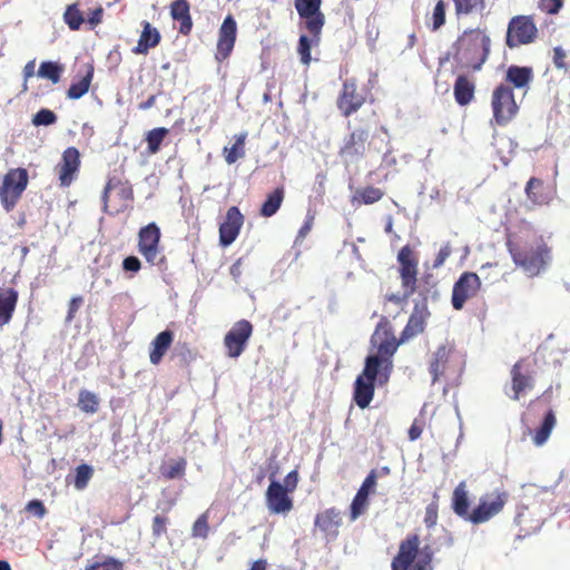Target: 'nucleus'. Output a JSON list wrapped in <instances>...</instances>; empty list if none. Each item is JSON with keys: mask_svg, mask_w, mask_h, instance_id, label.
I'll return each mask as SVG.
<instances>
[{"mask_svg": "<svg viewBox=\"0 0 570 570\" xmlns=\"http://www.w3.org/2000/svg\"><path fill=\"white\" fill-rule=\"evenodd\" d=\"M491 50V38L484 29L470 28L464 30L452 43L448 58L466 70L480 71L487 62Z\"/></svg>", "mask_w": 570, "mask_h": 570, "instance_id": "nucleus-1", "label": "nucleus"}, {"mask_svg": "<svg viewBox=\"0 0 570 570\" xmlns=\"http://www.w3.org/2000/svg\"><path fill=\"white\" fill-rule=\"evenodd\" d=\"M507 248L515 266L520 267L529 277L540 275L551 262V248L542 237L535 238L527 248L518 242L507 239Z\"/></svg>", "mask_w": 570, "mask_h": 570, "instance_id": "nucleus-2", "label": "nucleus"}, {"mask_svg": "<svg viewBox=\"0 0 570 570\" xmlns=\"http://www.w3.org/2000/svg\"><path fill=\"white\" fill-rule=\"evenodd\" d=\"M419 534H407L400 542L399 551L392 559V570H430L433 552L429 546L420 548Z\"/></svg>", "mask_w": 570, "mask_h": 570, "instance_id": "nucleus-3", "label": "nucleus"}, {"mask_svg": "<svg viewBox=\"0 0 570 570\" xmlns=\"http://www.w3.org/2000/svg\"><path fill=\"white\" fill-rule=\"evenodd\" d=\"M104 209L109 215H118L131 207L134 189L122 175L109 176L102 193Z\"/></svg>", "mask_w": 570, "mask_h": 570, "instance_id": "nucleus-4", "label": "nucleus"}, {"mask_svg": "<svg viewBox=\"0 0 570 570\" xmlns=\"http://www.w3.org/2000/svg\"><path fill=\"white\" fill-rule=\"evenodd\" d=\"M371 89L360 86L355 78H347L343 81L342 88L336 98V107L345 118L356 114L366 102H373Z\"/></svg>", "mask_w": 570, "mask_h": 570, "instance_id": "nucleus-5", "label": "nucleus"}, {"mask_svg": "<svg viewBox=\"0 0 570 570\" xmlns=\"http://www.w3.org/2000/svg\"><path fill=\"white\" fill-rule=\"evenodd\" d=\"M28 183L29 175L26 168H11L7 171L0 185V202L6 212L13 210Z\"/></svg>", "mask_w": 570, "mask_h": 570, "instance_id": "nucleus-6", "label": "nucleus"}, {"mask_svg": "<svg viewBox=\"0 0 570 570\" xmlns=\"http://www.w3.org/2000/svg\"><path fill=\"white\" fill-rule=\"evenodd\" d=\"M539 30L532 14H518L508 22L505 45L510 49L533 43Z\"/></svg>", "mask_w": 570, "mask_h": 570, "instance_id": "nucleus-7", "label": "nucleus"}, {"mask_svg": "<svg viewBox=\"0 0 570 570\" xmlns=\"http://www.w3.org/2000/svg\"><path fill=\"white\" fill-rule=\"evenodd\" d=\"M493 120L499 126L508 125L518 114L519 106L512 88L507 83L497 86L491 96Z\"/></svg>", "mask_w": 570, "mask_h": 570, "instance_id": "nucleus-8", "label": "nucleus"}, {"mask_svg": "<svg viewBox=\"0 0 570 570\" xmlns=\"http://www.w3.org/2000/svg\"><path fill=\"white\" fill-rule=\"evenodd\" d=\"M399 276L401 285L405 292V297H410L417 289L419 257L410 245H404L397 253Z\"/></svg>", "mask_w": 570, "mask_h": 570, "instance_id": "nucleus-9", "label": "nucleus"}, {"mask_svg": "<svg viewBox=\"0 0 570 570\" xmlns=\"http://www.w3.org/2000/svg\"><path fill=\"white\" fill-rule=\"evenodd\" d=\"M405 342L401 341V337H395L389 320L382 317L372 336V343L377 348V353L374 356H380L385 362V368H392V356L396 353L399 346Z\"/></svg>", "mask_w": 570, "mask_h": 570, "instance_id": "nucleus-10", "label": "nucleus"}, {"mask_svg": "<svg viewBox=\"0 0 570 570\" xmlns=\"http://www.w3.org/2000/svg\"><path fill=\"white\" fill-rule=\"evenodd\" d=\"M509 494L504 491H494L480 498L478 505L471 511L469 522L481 524L499 514L507 504Z\"/></svg>", "mask_w": 570, "mask_h": 570, "instance_id": "nucleus-11", "label": "nucleus"}, {"mask_svg": "<svg viewBox=\"0 0 570 570\" xmlns=\"http://www.w3.org/2000/svg\"><path fill=\"white\" fill-rule=\"evenodd\" d=\"M160 237L161 233L156 223H149L138 233V252L150 265H160L165 261L159 249Z\"/></svg>", "mask_w": 570, "mask_h": 570, "instance_id": "nucleus-12", "label": "nucleus"}, {"mask_svg": "<svg viewBox=\"0 0 570 570\" xmlns=\"http://www.w3.org/2000/svg\"><path fill=\"white\" fill-rule=\"evenodd\" d=\"M253 324L247 320L234 323L224 337V345L228 357L237 358L243 354L253 334Z\"/></svg>", "mask_w": 570, "mask_h": 570, "instance_id": "nucleus-13", "label": "nucleus"}, {"mask_svg": "<svg viewBox=\"0 0 570 570\" xmlns=\"http://www.w3.org/2000/svg\"><path fill=\"white\" fill-rule=\"evenodd\" d=\"M481 288V281L476 273L464 272L454 283L451 303L454 309L461 311L470 298L476 296Z\"/></svg>", "mask_w": 570, "mask_h": 570, "instance_id": "nucleus-14", "label": "nucleus"}, {"mask_svg": "<svg viewBox=\"0 0 570 570\" xmlns=\"http://www.w3.org/2000/svg\"><path fill=\"white\" fill-rule=\"evenodd\" d=\"M522 502L515 515V522L520 531L530 534L539 530L543 523V513L541 512V502L533 498L531 501Z\"/></svg>", "mask_w": 570, "mask_h": 570, "instance_id": "nucleus-15", "label": "nucleus"}, {"mask_svg": "<svg viewBox=\"0 0 570 570\" xmlns=\"http://www.w3.org/2000/svg\"><path fill=\"white\" fill-rule=\"evenodd\" d=\"M295 9L304 20L308 32L322 33L325 24V16L321 10L322 0H295Z\"/></svg>", "mask_w": 570, "mask_h": 570, "instance_id": "nucleus-16", "label": "nucleus"}, {"mask_svg": "<svg viewBox=\"0 0 570 570\" xmlns=\"http://www.w3.org/2000/svg\"><path fill=\"white\" fill-rule=\"evenodd\" d=\"M511 392L509 397L513 401H519L527 392L533 390L535 380L531 371L525 366V360L515 362L511 370Z\"/></svg>", "mask_w": 570, "mask_h": 570, "instance_id": "nucleus-17", "label": "nucleus"}, {"mask_svg": "<svg viewBox=\"0 0 570 570\" xmlns=\"http://www.w3.org/2000/svg\"><path fill=\"white\" fill-rule=\"evenodd\" d=\"M80 153L76 147H68L56 166L61 187H69L77 177L80 168Z\"/></svg>", "mask_w": 570, "mask_h": 570, "instance_id": "nucleus-18", "label": "nucleus"}, {"mask_svg": "<svg viewBox=\"0 0 570 570\" xmlns=\"http://www.w3.org/2000/svg\"><path fill=\"white\" fill-rule=\"evenodd\" d=\"M368 131L365 128L354 129L343 141L338 155L350 161L358 160L365 155L368 141Z\"/></svg>", "mask_w": 570, "mask_h": 570, "instance_id": "nucleus-19", "label": "nucleus"}, {"mask_svg": "<svg viewBox=\"0 0 570 570\" xmlns=\"http://www.w3.org/2000/svg\"><path fill=\"white\" fill-rule=\"evenodd\" d=\"M237 36V23L232 14H228L218 31V40L216 47V59L218 61L226 60L235 46Z\"/></svg>", "mask_w": 570, "mask_h": 570, "instance_id": "nucleus-20", "label": "nucleus"}, {"mask_svg": "<svg viewBox=\"0 0 570 570\" xmlns=\"http://www.w3.org/2000/svg\"><path fill=\"white\" fill-rule=\"evenodd\" d=\"M431 313L428 308L426 297L414 304L413 311L409 317V321L401 332V341H409L425 330L426 321Z\"/></svg>", "mask_w": 570, "mask_h": 570, "instance_id": "nucleus-21", "label": "nucleus"}, {"mask_svg": "<svg viewBox=\"0 0 570 570\" xmlns=\"http://www.w3.org/2000/svg\"><path fill=\"white\" fill-rule=\"evenodd\" d=\"M245 217L237 206L227 209L225 220L219 225V243L229 246L235 242L244 225Z\"/></svg>", "mask_w": 570, "mask_h": 570, "instance_id": "nucleus-22", "label": "nucleus"}, {"mask_svg": "<svg viewBox=\"0 0 570 570\" xmlns=\"http://www.w3.org/2000/svg\"><path fill=\"white\" fill-rule=\"evenodd\" d=\"M266 504L274 514L287 513L293 509V500L286 488L277 481H272L266 491Z\"/></svg>", "mask_w": 570, "mask_h": 570, "instance_id": "nucleus-23", "label": "nucleus"}, {"mask_svg": "<svg viewBox=\"0 0 570 570\" xmlns=\"http://www.w3.org/2000/svg\"><path fill=\"white\" fill-rule=\"evenodd\" d=\"M342 523L341 511L336 508H328L318 512L314 521L315 529L320 530L327 540L337 538Z\"/></svg>", "mask_w": 570, "mask_h": 570, "instance_id": "nucleus-24", "label": "nucleus"}, {"mask_svg": "<svg viewBox=\"0 0 570 570\" xmlns=\"http://www.w3.org/2000/svg\"><path fill=\"white\" fill-rule=\"evenodd\" d=\"M169 13L173 20L179 22V33L188 36L193 29L190 6L187 0H175L170 3Z\"/></svg>", "mask_w": 570, "mask_h": 570, "instance_id": "nucleus-25", "label": "nucleus"}, {"mask_svg": "<svg viewBox=\"0 0 570 570\" xmlns=\"http://www.w3.org/2000/svg\"><path fill=\"white\" fill-rule=\"evenodd\" d=\"M141 33L138 39L137 46L132 48L135 55H147L150 49L157 47L161 40L160 32L157 28L153 27L150 22H141Z\"/></svg>", "mask_w": 570, "mask_h": 570, "instance_id": "nucleus-26", "label": "nucleus"}, {"mask_svg": "<svg viewBox=\"0 0 570 570\" xmlns=\"http://www.w3.org/2000/svg\"><path fill=\"white\" fill-rule=\"evenodd\" d=\"M174 342V332L165 330L156 335L150 343L149 361L154 365H158Z\"/></svg>", "mask_w": 570, "mask_h": 570, "instance_id": "nucleus-27", "label": "nucleus"}, {"mask_svg": "<svg viewBox=\"0 0 570 570\" xmlns=\"http://www.w3.org/2000/svg\"><path fill=\"white\" fill-rule=\"evenodd\" d=\"M453 96L458 105H470L475 97L474 80L465 75H459L453 85Z\"/></svg>", "mask_w": 570, "mask_h": 570, "instance_id": "nucleus-28", "label": "nucleus"}, {"mask_svg": "<svg viewBox=\"0 0 570 570\" xmlns=\"http://www.w3.org/2000/svg\"><path fill=\"white\" fill-rule=\"evenodd\" d=\"M451 507L453 512L465 521L471 515L469 491L465 481H461L453 490Z\"/></svg>", "mask_w": 570, "mask_h": 570, "instance_id": "nucleus-29", "label": "nucleus"}, {"mask_svg": "<svg viewBox=\"0 0 570 570\" xmlns=\"http://www.w3.org/2000/svg\"><path fill=\"white\" fill-rule=\"evenodd\" d=\"M18 303V292L14 288H0V327L8 324Z\"/></svg>", "mask_w": 570, "mask_h": 570, "instance_id": "nucleus-30", "label": "nucleus"}, {"mask_svg": "<svg viewBox=\"0 0 570 570\" xmlns=\"http://www.w3.org/2000/svg\"><path fill=\"white\" fill-rule=\"evenodd\" d=\"M375 383L356 377L353 390V401L360 409H366L374 397Z\"/></svg>", "mask_w": 570, "mask_h": 570, "instance_id": "nucleus-31", "label": "nucleus"}, {"mask_svg": "<svg viewBox=\"0 0 570 570\" xmlns=\"http://www.w3.org/2000/svg\"><path fill=\"white\" fill-rule=\"evenodd\" d=\"M532 79L533 69L531 67L511 65L505 72V81L518 89L528 88Z\"/></svg>", "mask_w": 570, "mask_h": 570, "instance_id": "nucleus-32", "label": "nucleus"}, {"mask_svg": "<svg viewBox=\"0 0 570 570\" xmlns=\"http://www.w3.org/2000/svg\"><path fill=\"white\" fill-rule=\"evenodd\" d=\"M450 348L446 345H440L433 353L430 362V373L433 382L438 381L444 374L450 357Z\"/></svg>", "mask_w": 570, "mask_h": 570, "instance_id": "nucleus-33", "label": "nucleus"}, {"mask_svg": "<svg viewBox=\"0 0 570 570\" xmlns=\"http://www.w3.org/2000/svg\"><path fill=\"white\" fill-rule=\"evenodd\" d=\"M285 197V189L283 186L275 188L267 195L265 202L262 204L259 214L263 217H272L281 208Z\"/></svg>", "mask_w": 570, "mask_h": 570, "instance_id": "nucleus-34", "label": "nucleus"}, {"mask_svg": "<svg viewBox=\"0 0 570 570\" xmlns=\"http://www.w3.org/2000/svg\"><path fill=\"white\" fill-rule=\"evenodd\" d=\"M311 37L301 35L297 45V53L301 62L308 66L312 61L311 49L313 46H318L321 42L322 33L309 32Z\"/></svg>", "mask_w": 570, "mask_h": 570, "instance_id": "nucleus-35", "label": "nucleus"}, {"mask_svg": "<svg viewBox=\"0 0 570 570\" xmlns=\"http://www.w3.org/2000/svg\"><path fill=\"white\" fill-rule=\"evenodd\" d=\"M557 423L554 412L550 409L544 415L543 422L535 430L533 442L535 445L541 446L549 439L554 425Z\"/></svg>", "mask_w": 570, "mask_h": 570, "instance_id": "nucleus-36", "label": "nucleus"}, {"mask_svg": "<svg viewBox=\"0 0 570 570\" xmlns=\"http://www.w3.org/2000/svg\"><path fill=\"white\" fill-rule=\"evenodd\" d=\"M247 132H242L235 136V142L232 147H225L223 150L225 161L228 165L235 164L238 159L245 156V141Z\"/></svg>", "mask_w": 570, "mask_h": 570, "instance_id": "nucleus-37", "label": "nucleus"}, {"mask_svg": "<svg viewBox=\"0 0 570 570\" xmlns=\"http://www.w3.org/2000/svg\"><path fill=\"white\" fill-rule=\"evenodd\" d=\"M92 77H94V67L90 65V66H88V70L86 72V75L79 81L72 82L70 85L69 89L67 90V97L69 99L76 100V99L81 98L83 95H86L89 90Z\"/></svg>", "mask_w": 570, "mask_h": 570, "instance_id": "nucleus-38", "label": "nucleus"}, {"mask_svg": "<svg viewBox=\"0 0 570 570\" xmlns=\"http://www.w3.org/2000/svg\"><path fill=\"white\" fill-rule=\"evenodd\" d=\"M170 358L181 368L189 367L190 363L196 358V353L188 343H178L173 351Z\"/></svg>", "mask_w": 570, "mask_h": 570, "instance_id": "nucleus-39", "label": "nucleus"}, {"mask_svg": "<svg viewBox=\"0 0 570 570\" xmlns=\"http://www.w3.org/2000/svg\"><path fill=\"white\" fill-rule=\"evenodd\" d=\"M380 367H383L385 371L391 370L385 368V362L380 356L368 355L365 360L364 368L357 377L375 383Z\"/></svg>", "mask_w": 570, "mask_h": 570, "instance_id": "nucleus-40", "label": "nucleus"}, {"mask_svg": "<svg viewBox=\"0 0 570 570\" xmlns=\"http://www.w3.org/2000/svg\"><path fill=\"white\" fill-rule=\"evenodd\" d=\"M168 134H169V130L165 127H157V128L149 130L146 134L148 154H150V155L157 154L160 150V146Z\"/></svg>", "mask_w": 570, "mask_h": 570, "instance_id": "nucleus-41", "label": "nucleus"}, {"mask_svg": "<svg viewBox=\"0 0 570 570\" xmlns=\"http://www.w3.org/2000/svg\"><path fill=\"white\" fill-rule=\"evenodd\" d=\"M63 21L72 31L80 29L81 24L85 22V18L77 2L67 6L63 13Z\"/></svg>", "mask_w": 570, "mask_h": 570, "instance_id": "nucleus-42", "label": "nucleus"}, {"mask_svg": "<svg viewBox=\"0 0 570 570\" xmlns=\"http://www.w3.org/2000/svg\"><path fill=\"white\" fill-rule=\"evenodd\" d=\"M384 196V191L381 188L366 186L356 190L354 200L360 204L371 205L381 200Z\"/></svg>", "mask_w": 570, "mask_h": 570, "instance_id": "nucleus-43", "label": "nucleus"}, {"mask_svg": "<svg viewBox=\"0 0 570 570\" xmlns=\"http://www.w3.org/2000/svg\"><path fill=\"white\" fill-rule=\"evenodd\" d=\"M63 67L57 62L43 61L38 69L40 78L49 79L52 83H58L61 78Z\"/></svg>", "mask_w": 570, "mask_h": 570, "instance_id": "nucleus-44", "label": "nucleus"}, {"mask_svg": "<svg viewBox=\"0 0 570 570\" xmlns=\"http://www.w3.org/2000/svg\"><path fill=\"white\" fill-rule=\"evenodd\" d=\"M77 405L82 412L94 414L99 409V399L94 392L81 390Z\"/></svg>", "mask_w": 570, "mask_h": 570, "instance_id": "nucleus-45", "label": "nucleus"}, {"mask_svg": "<svg viewBox=\"0 0 570 570\" xmlns=\"http://www.w3.org/2000/svg\"><path fill=\"white\" fill-rule=\"evenodd\" d=\"M85 570H124V563L110 556L96 558Z\"/></svg>", "mask_w": 570, "mask_h": 570, "instance_id": "nucleus-46", "label": "nucleus"}, {"mask_svg": "<svg viewBox=\"0 0 570 570\" xmlns=\"http://www.w3.org/2000/svg\"><path fill=\"white\" fill-rule=\"evenodd\" d=\"M453 2L456 16L470 14L485 8V0H453Z\"/></svg>", "mask_w": 570, "mask_h": 570, "instance_id": "nucleus-47", "label": "nucleus"}, {"mask_svg": "<svg viewBox=\"0 0 570 570\" xmlns=\"http://www.w3.org/2000/svg\"><path fill=\"white\" fill-rule=\"evenodd\" d=\"M94 469L88 464H80L76 469V476H75V488L78 490H83L87 485L90 479L92 478Z\"/></svg>", "mask_w": 570, "mask_h": 570, "instance_id": "nucleus-48", "label": "nucleus"}, {"mask_svg": "<svg viewBox=\"0 0 570 570\" xmlns=\"http://www.w3.org/2000/svg\"><path fill=\"white\" fill-rule=\"evenodd\" d=\"M368 508V499L365 497L356 495L353 498L350 507V519L355 521L358 517L365 513Z\"/></svg>", "mask_w": 570, "mask_h": 570, "instance_id": "nucleus-49", "label": "nucleus"}, {"mask_svg": "<svg viewBox=\"0 0 570 570\" xmlns=\"http://www.w3.org/2000/svg\"><path fill=\"white\" fill-rule=\"evenodd\" d=\"M552 62L559 70L568 71L570 69V59L568 52L561 47L557 46L552 49Z\"/></svg>", "mask_w": 570, "mask_h": 570, "instance_id": "nucleus-50", "label": "nucleus"}, {"mask_svg": "<svg viewBox=\"0 0 570 570\" xmlns=\"http://www.w3.org/2000/svg\"><path fill=\"white\" fill-rule=\"evenodd\" d=\"M186 470V461L179 459L167 468H161V475L167 480L183 476Z\"/></svg>", "mask_w": 570, "mask_h": 570, "instance_id": "nucleus-51", "label": "nucleus"}, {"mask_svg": "<svg viewBox=\"0 0 570 570\" xmlns=\"http://www.w3.org/2000/svg\"><path fill=\"white\" fill-rule=\"evenodd\" d=\"M209 533L208 514L205 512L200 514L194 522L191 528V534L195 538L206 539Z\"/></svg>", "mask_w": 570, "mask_h": 570, "instance_id": "nucleus-52", "label": "nucleus"}, {"mask_svg": "<svg viewBox=\"0 0 570 570\" xmlns=\"http://www.w3.org/2000/svg\"><path fill=\"white\" fill-rule=\"evenodd\" d=\"M168 523H169V519L166 515L156 514L153 518V522H151L153 537L155 539H158L163 534H165L167 532V524Z\"/></svg>", "mask_w": 570, "mask_h": 570, "instance_id": "nucleus-53", "label": "nucleus"}, {"mask_svg": "<svg viewBox=\"0 0 570 570\" xmlns=\"http://www.w3.org/2000/svg\"><path fill=\"white\" fill-rule=\"evenodd\" d=\"M432 30L436 31L445 23V3L439 0L433 9Z\"/></svg>", "mask_w": 570, "mask_h": 570, "instance_id": "nucleus-54", "label": "nucleus"}, {"mask_svg": "<svg viewBox=\"0 0 570 570\" xmlns=\"http://www.w3.org/2000/svg\"><path fill=\"white\" fill-rule=\"evenodd\" d=\"M57 121V116L50 109H41L39 110L32 119L33 125L36 126H49Z\"/></svg>", "mask_w": 570, "mask_h": 570, "instance_id": "nucleus-55", "label": "nucleus"}, {"mask_svg": "<svg viewBox=\"0 0 570 570\" xmlns=\"http://www.w3.org/2000/svg\"><path fill=\"white\" fill-rule=\"evenodd\" d=\"M564 4V0H539L538 8L547 14H558Z\"/></svg>", "mask_w": 570, "mask_h": 570, "instance_id": "nucleus-56", "label": "nucleus"}, {"mask_svg": "<svg viewBox=\"0 0 570 570\" xmlns=\"http://www.w3.org/2000/svg\"><path fill=\"white\" fill-rule=\"evenodd\" d=\"M439 519V504L433 501L425 508L424 523L428 528H433Z\"/></svg>", "mask_w": 570, "mask_h": 570, "instance_id": "nucleus-57", "label": "nucleus"}, {"mask_svg": "<svg viewBox=\"0 0 570 570\" xmlns=\"http://www.w3.org/2000/svg\"><path fill=\"white\" fill-rule=\"evenodd\" d=\"M24 509L27 512L35 514L39 519H42L48 512L43 502L38 499L29 501Z\"/></svg>", "mask_w": 570, "mask_h": 570, "instance_id": "nucleus-58", "label": "nucleus"}, {"mask_svg": "<svg viewBox=\"0 0 570 570\" xmlns=\"http://www.w3.org/2000/svg\"><path fill=\"white\" fill-rule=\"evenodd\" d=\"M451 254H452V247H451L450 243L444 244L440 248L439 253L436 254V256L433 261V268H440L441 266H443V264L450 257Z\"/></svg>", "mask_w": 570, "mask_h": 570, "instance_id": "nucleus-59", "label": "nucleus"}, {"mask_svg": "<svg viewBox=\"0 0 570 570\" xmlns=\"http://www.w3.org/2000/svg\"><path fill=\"white\" fill-rule=\"evenodd\" d=\"M83 303V298L81 296H73L68 303V312L66 316L67 322L73 321L76 314L78 313L80 306Z\"/></svg>", "mask_w": 570, "mask_h": 570, "instance_id": "nucleus-60", "label": "nucleus"}, {"mask_svg": "<svg viewBox=\"0 0 570 570\" xmlns=\"http://www.w3.org/2000/svg\"><path fill=\"white\" fill-rule=\"evenodd\" d=\"M141 268V262L137 256H127L122 261V269L125 272L138 273Z\"/></svg>", "mask_w": 570, "mask_h": 570, "instance_id": "nucleus-61", "label": "nucleus"}, {"mask_svg": "<svg viewBox=\"0 0 570 570\" xmlns=\"http://www.w3.org/2000/svg\"><path fill=\"white\" fill-rule=\"evenodd\" d=\"M542 180L541 179H538L535 177H531L529 179V181L527 183V186H525V194L528 196L529 199H531L532 202L537 203L538 202V198L535 196V189L537 188H541L542 187Z\"/></svg>", "mask_w": 570, "mask_h": 570, "instance_id": "nucleus-62", "label": "nucleus"}, {"mask_svg": "<svg viewBox=\"0 0 570 570\" xmlns=\"http://www.w3.org/2000/svg\"><path fill=\"white\" fill-rule=\"evenodd\" d=\"M424 425H425V422L422 417L415 419L409 429V439L411 441L417 440L422 435Z\"/></svg>", "mask_w": 570, "mask_h": 570, "instance_id": "nucleus-63", "label": "nucleus"}, {"mask_svg": "<svg viewBox=\"0 0 570 570\" xmlns=\"http://www.w3.org/2000/svg\"><path fill=\"white\" fill-rule=\"evenodd\" d=\"M102 17L104 8L101 6H98L97 8L88 12L87 22L90 24L91 28H95L102 22Z\"/></svg>", "mask_w": 570, "mask_h": 570, "instance_id": "nucleus-64", "label": "nucleus"}]
</instances>
